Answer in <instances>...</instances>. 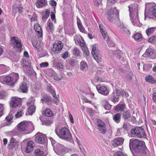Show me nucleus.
I'll list each match as a JSON object with an SVG mask.
<instances>
[{
    "instance_id": "c9c22d12",
    "label": "nucleus",
    "mask_w": 156,
    "mask_h": 156,
    "mask_svg": "<svg viewBox=\"0 0 156 156\" xmlns=\"http://www.w3.org/2000/svg\"><path fill=\"white\" fill-rule=\"evenodd\" d=\"M35 107L34 105H31L29 108L28 112L30 115H32L35 111Z\"/></svg>"
},
{
    "instance_id": "09e8293b",
    "label": "nucleus",
    "mask_w": 156,
    "mask_h": 156,
    "mask_svg": "<svg viewBox=\"0 0 156 156\" xmlns=\"http://www.w3.org/2000/svg\"><path fill=\"white\" fill-rule=\"evenodd\" d=\"M102 36L104 39L106 41L108 42V43L110 41L109 38L108 37L107 33L105 34H103Z\"/></svg>"
},
{
    "instance_id": "864d4df0",
    "label": "nucleus",
    "mask_w": 156,
    "mask_h": 156,
    "mask_svg": "<svg viewBox=\"0 0 156 156\" xmlns=\"http://www.w3.org/2000/svg\"><path fill=\"white\" fill-rule=\"evenodd\" d=\"M6 96V93L5 91L0 92V99H3Z\"/></svg>"
},
{
    "instance_id": "9b49d317",
    "label": "nucleus",
    "mask_w": 156,
    "mask_h": 156,
    "mask_svg": "<svg viewBox=\"0 0 156 156\" xmlns=\"http://www.w3.org/2000/svg\"><path fill=\"white\" fill-rule=\"evenodd\" d=\"M11 41L13 45L14 48H21L22 44L20 40L16 37H11Z\"/></svg>"
},
{
    "instance_id": "6e6552de",
    "label": "nucleus",
    "mask_w": 156,
    "mask_h": 156,
    "mask_svg": "<svg viewBox=\"0 0 156 156\" xmlns=\"http://www.w3.org/2000/svg\"><path fill=\"white\" fill-rule=\"evenodd\" d=\"M119 12L116 7L110 9L107 13L108 19L111 21L112 22L118 17Z\"/></svg>"
},
{
    "instance_id": "20e7f679",
    "label": "nucleus",
    "mask_w": 156,
    "mask_h": 156,
    "mask_svg": "<svg viewBox=\"0 0 156 156\" xmlns=\"http://www.w3.org/2000/svg\"><path fill=\"white\" fill-rule=\"evenodd\" d=\"M55 132L59 137L66 140L69 141L72 139V136L70 132L66 127L62 128L59 130L58 132L57 129H55Z\"/></svg>"
},
{
    "instance_id": "5701e85b",
    "label": "nucleus",
    "mask_w": 156,
    "mask_h": 156,
    "mask_svg": "<svg viewBox=\"0 0 156 156\" xmlns=\"http://www.w3.org/2000/svg\"><path fill=\"white\" fill-rule=\"evenodd\" d=\"M21 66L23 67H26L28 68H30L31 66V63L29 60L28 59H26L24 61H21Z\"/></svg>"
},
{
    "instance_id": "6e6d98bb",
    "label": "nucleus",
    "mask_w": 156,
    "mask_h": 156,
    "mask_svg": "<svg viewBox=\"0 0 156 156\" xmlns=\"http://www.w3.org/2000/svg\"><path fill=\"white\" fill-rule=\"evenodd\" d=\"M48 63L47 62H43L41 63L40 65L41 67H46L48 66Z\"/></svg>"
},
{
    "instance_id": "ea45409f",
    "label": "nucleus",
    "mask_w": 156,
    "mask_h": 156,
    "mask_svg": "<svg viewBox=\"0 0 156 156\" xmlns=\"http://www.w3.org/2000/svg\"><path fill=\"white\" fill-rule=\"evenodd\" d=\"M73 53L76 56H78L80 55L81 53L78 49L75 48L73 51Z\"/></svg>"
},
{
    "instance_id": "052dcab7",
    "label": "nucleus",
    "mask_w": 156,
    "mask_h": 156,
    "mask_svg": "<svg viewBox=\"0 0 156 156\" xmlns=\"http://www.w3.org/2000/svg\"><path fill=\"white\" fill-rule=\"evenodd\" d=\"M49 4L55 7L56 5V2L53 0H51L49 2Z\"/></svg>"
},
{
    "instance_id": "473e14b6",
    "label": "nucleus",
    "mask_w": 156,
    "mask_h": 156,
    "mask_svg": "<svg viewBox=\"0 0 156 156\" xmlns=\"http://www.w3.org/2000/svg\"><path fill=\"white\" fill-rule=\"evenodd\" d=\"M50 11L48 9H47L45 11V13L43 15L42 17V20L43 21H46L49 16Z\"/></svg>"
},
{
    "instance_id": "2f4dec72",
    "label": "nucleus",
    "mask_w": 156,
    "mask_h": 156,
    "mask_svg": "<svg viewBox=\"0 0 156 156\" xmlns=\"http://www.w3.org/2000/svg\"><path fill=\"white\" fill-rule=\"evenodd\" d=\"M156 28V27H152L148 28L146 30V33L147 35L148 36H149L151 34L154 32L155 29Z\"/></svg>"
},
{
    "instance_id": "c85d7f7f",
    "label": "nucleus",
    "mask_w": 156,
    "mask_h": 156,
    "mask_svg": "<svg viewBox=\"0 0 156 156\" xmlns=\"http://www.w3.org/2000/svg\"><path fill=\"white\" fill-rule=\"evenodd\" d=\"M146 80L151 83H156V81H155L154 78L151 75H149L145 77Z\"/></svg>"
},
{
    "instance_id": "37998d69",
    "label": "nucleus",
    "mask_w": 156,
    "mask_h": 156,
    "mask_svg": "<svg viewBox=\"0 0 156 156\" xmlns=\"http://www.w3.org/2000/svg\"><path fill=\"white\" fill-rule=\"evenodd\" d=\"M47 89L48 91L50 92L53 95L55 94L54 90L52 89V87L51 86H48L47 87Z\"/></svg>"
},
{
    "instance_id": "0eeeda50",
    "label": "nucleus",
    "mask_w": 156,
    "mask_h": 156,
    "mask_svg": "<svg viewBox=\"0 0 156 156\" xmlns=\"http://www.w3.org/2000/svg\"><path fill=\"white\" fill-rule=\"evenodd\" d=\"M74 40L76 43L77 41L78 44H80L83 51L84 54L87 56H88L89 55V52L87 48L85 45L84 41L82 40L81 37L80 35L77 36Z\"/></svg>"
},
{
    "instance_id": "2eb2a0df",
    "label": "nucleus",
    "mask_w": 156,
    "mask_h": 156,
    "mask_svg": "<svg viewBox=\"0 0 156 156\" xmlns=\"http://www.w3.org/2000/svg\"><path fill=\"white\" fill-rule=\"evenodd\" d=\"M0 82L2 83L4 82L6 83L11 82V85H13L15 83V81L13 80V78L10 76H0Z\"/></svg>"
},
{
    "instance_id": "e2e57ef3",
    "label": "nucleus",
    "mask_w": 156,
    "mask_h": 156,
    "mask_svg": "<svg viewBox=\"0 0 156 156\" xmlns=\"http://www.w3.org/2000/svg\"><path fill=\"white\" fill-rule=\"evenodd\" d=\"M4 107L2 104H0V116L2 114Z\"/></svg>"
},
{
    "instance_id": "13d9d810",
    "label": "nucleus",
    "mask_w": 156,
    "mask_h": 156,
    "mask_svg": "<svg viewBox=\"0 0 156 156\" xmlns=\"http://www.w3.org/2000/svg\"><path fill=\"white\" fill-rule=\"evenodd\" d=\"M51 143L52 144V145L53 146V148L54 150H55V145H57L58 144H59L58 143H56L55 140H54L53 139H52V140H51Z\"/></svg>"
},
{
    "instance_id": "a18cd8bd",
    "label": "nucleus",
    "mask_w": 156,
    "mask_h": 156,
    "mask_svg": "<svg viewBox=\"0 0 156 156\" xmlns=\"http://www.w3.org/2000/svg\"><path fill=\"white\" fill-rule=\"evenodd\" d=\"M22 110H20V111L17 112V113L15 114V117L18 118L21 117L23 114Z\"/></svg>"
},
{
    "instance_id": "5fc2aeb1",
    "label": "nucleus",
    "mask_w": 156,
    "mask_h": 156,
    "mask_svg": "<svg viewBox=\"0 0 156 156\" xmlns=\"http://www.w3.org/2000/svg\"><path fill=\"white\" fill-rule=\"evenodd\" d=\"M48 27L51 31H52L54 30V27L53 24L51 23H49L48 24Z\"/></svg>"
},
{
    "instance_id": "8fccbe9b",
    "label": "nucleus",
    "mask_w": 156,
    "mask_h": 156,
    "mask_svg": "<svg viewBox=\"0 0 156 156\" xmlns=\"http://www.w3.org/2000/svg\"><path fill=\"white\" fill-rule=\"evenodd\" d=\"M13 80L15 81V83L16 82L19 78V75L18 73H15L13 74Z\"/></svg>"
},
{
    "instance_id": "603ef678",
    "label": "nucleus",
    "mask_w": 156,
    "mask_h": 156,
    "mask_svg": "<svg viewBox=\"0 0 156 156\" xmlns=\"http://www.w3.org/2000/svg\"><path fill=\"white\" fill-rule=\"evenodd\" d=\"M15 9L16 10H18V12L19 13H22L23 11V8L22 6H17L15 8Z\"/></svg>"
},
{
    "instance_id": "f03ea898",
    "label": "nucleus",
    "mask_w": 156,
    "mask_h": 156,
    "mask_svg": "<svg viewBox=\"0 0 156 156\" xmlns=\"http://www.w3.org/2000/svg\"><path fill=\"white\" fill-rule=\"evenodd\" d=\"M132 146L135 152L146 154L148 150L144 142L135 139L132 142Z\"/></svg>"
},
{
    "instance_id": "680f3d73",
    "label": "nucleus",
    "mask_w": 156,
    "mask_h": 156,
    "mask_svg": "<svg viewBox=\"0 0 156 156\" xmlns=\"http://www.w3.org/2000/svg\"><path fill=\"white\" fill-rule=\"evenodd\" d=\"M35 42L34 43V44L33 43V45L35 47V48L37 49V51H40L39 49V48H40L41 46L40 44H38L37 43V44H35Z\"/></svg>"
},
{
    "instance_id": "b1692460",
    "label": "nucleus",
    "mask_w": 156,
    "mask_h": 156,
    "mask_svg": "<svg viewBox=\"0 0 156 156\" xmlns=\"http://www.w3.org/2000/svg\"><path fill=\"white\" fill-rule=\"evenodd\" d=\"M122 118L125 120H128L131 116L130 111L128 110L124 111L122 114Z\"/></svg>"
},
{
    "instance_id": "49530a36",
    "label": "nucleus",
    "mask_w": 156,
    "mask_h": 156,
    "mask_svg": "<svg viewBox=\"0 0 156 156\" xmlns=\"http://www.w3.org/2000/svg\"><path fill=\"white\" fill-rule=\"evenodd\" d=\"M99 28L101 31L102 33V35L103 34H105L107 33L105 30V28L102 25L100 24L99 25Z\"/></svg>"
},
{
    "instance_id": "ddd939ff",
    "label": "nucleus",
    "mask_w": 156,
    "mask_h": 156,
    "mask_svg": "<svg viewBox=\"0 0 156 156\" xmlns=\"http://www.w3.org/2000/svg\"><path fill=\"white\" fill-rule=\"evenodd\" d=\"M63 44L60 41L56 42L53 45L52 50L55 53H58L61 51L63 47Z\"/></svg>"
},
{
    "instance_id": "79ce46f5",
    "label": "nucleus",
    "mask_w": 156,
    "mask_h": 156,
    "mask_svg": "<svg viewBox=\"0 0 156 156\" xmlns=\"http://www.w3.org/2000/svg\"><path fill=\"white\" fill-rule=\"evenodd\" d=\"M54 65L59 69H63V66L61 63H55Z\"/></svg>"
},
{
    "instance_id": "de8ad7c7",
    "label": "nucleus",
    "mask_w": 156,
    "mask_h": 156,
    "mask_svg": "<svg viewBox=\"0 0 156 156\" xmlns=\"http://www.w3.org/2000/svg\"><path fill=\"white\" fill-rule=\"evenodd\" d=\"M99 28L101 31L102 33V35L103 34H105L107 33L105 30V28L102 25L100 24L99 25Z\"/></svg>"
},
{
    "instance_id": "393cba45",
    "label": "nucleus",
    "mask_w": 156,
    "mask_h": 156,
    "mask_svg": "<svg viewBox=\"0 0 156 156\" xmlns=\"http://www.w3.org/2000/svg\"><path fill=\"white\" fill-rule=\"evenodd\" d=\"M126 108V105L124 104H119L117 105L115 108V111H121L123 112Z\"/></svg>"
},
{
    "instance_id": "6ab92c4d",
    "label": "nucleus",
    "mask_w": 156,
    "mask_h": 156,
    "mask_svg": "<svg viewBox=\"0 0 156 156\" xmlns=\"http://www.w3.org/2000/svg\"><path fill=\"white\" fill-rule=\"evenodd\" d=\"M124 139L121 137H119L113 140L112 145L114 147H117L119 145H121L123 143Z\"/></svg>"
},
{
    "instance_id": "bb28decb",
    "label": "nucleus",
    "mask_w": 156,
    "mask_h": 156,
    "mask_svg": "<svg viewBox=\"0 0 156 156\" xmlns=\"http://www.w3.org/2000/svg\"><path fill=\"white\" fill-rule=\"evenodd\" d=\"M35 156H46L47 154L44 153L43 151L37 149L35 150Z\"/></svg>"
},
{
    "instance_id": "4c0bfd02",
    "label": "nucleus",
    "mask_w": 156,
    "mask_h": 156,
    "mask_svg": "<svg viewBox=\"0 0 156 156\" xmlns=\"http://www.w3.org/2000/svg\"><path fill=\"white\" fill-rule=\"evenodd\" d=\"M148 42L151 43H155L156 41V35L152 36L147 40Z\"/></svg>"
},
{
    "instance_id": "338daca9",
    "label": "nucleus",
    "mask_w": 156,
    "mask_h": 156,
    "mask_svg": "<svg viewBox=\"0 0 156 156\" xmlns=\"http://www.w3.org/2000/svg\"><path fill=\"white\" fill-rule=\"evenodd\" d=\"M69 117L70 118V119L71 122L73 123H74V121H73V116H72V115L69 112Z\"/></svg>"
},
{
    "instance_id": "f257e3e1",
    "label": "nucleus",
    "mask_w": 156,
    "mask_h": 156,
    "mask_svg": "<svg viewBox=\"0 0 156 156\" xmlns=\"http://www.w3.org/2000/svg\"><path fill=\"white\" fill-rule=\"evenodd\" d=\"M130 17L131 22L134 25L140 27L142 24L139 21L138 14V6L133 3L129 6Z\"/></svg>"
},
{
    "instance_id": "f3484780",
    "label": "nucleus",
    "mask_w": 156,
    "mask_h": 156,
    "mask_svg": "<svg viewBox=\"0 0 156 156\" xmlns=\"http://www.w3.org/2000/svg\"><path fill=\"white\" fill-rule=\"evenodd\" d=\"M21 102V100L20 98L14 97L12 98L10 105L12 107L15 108L18 106Z\"/></svg>"
},
{
    "instance_id": "1a4fd4ad",
    "label": "nucleus",
    "mask_w": 156,
    "mask_h": 156,
    "mask_svg": "<svg viewBox=\"0 0 156 156\" xmlns=\"http://www.w3.org/2000/svg\"><path fill=\"white\" fill-rule=\"evenodd\" d=\"M55 152L58 155H63L68 152V149L61 144H58L55 146Z\"/></svg>"
},
{
    "instance_id": "4468645a",
    "label": "nucleus",
    "mask_w": 156,
    "mask_h": 156,
    "mask_svg": "<svg viewBox=\"0 0 156 156\" xmlns=\"http://www.w3.org/2000/svg\"><path fill=\"white\" fill-rule=\"evenodd\" d=\"M96 88L98 92L103 95H106L108 94V90L104 86H101V85L98 84Z\"/></svg>"
},
{
    "instance_id": "3c124183",
    "label": "nucleus",
    "mask_w": 156,
    "mask_h": 156,
    "mask_svg": "<svg viewBox=\"0 0 156 156\" xmlns=\"http://www.w3.org/2000/svg\"><path fill=\"white\" fill-rule=\"evenodd\" d=\"M133 76L132 72H130L128 75L126 76V79L128 81H130L132 79V77Z\"/></svg>"
},
{
    "instance_id": "4d7b16f0",
    "label": "nucleus",
    "mask_w": 156,
    "mask_h": 156,
    "mask_svg": "<svg viewBox=\"0 0 156 156\" xmlns=\"http://www.w3.org/2000/svg\"><path fill=\"white\" fill-rule=\"evenodd\" d=\"M16 144V143H9V147L10 149H12L15 147Z\"/></svg>"
},
{
    "instance_id": "f8f14e48",
    "label": "nucleus",
    "mask_w": 156,
    "mask_h": 156,
    "mask_svg": "<svg viewBox=\"0 0 156 156\" xmlns=\"http://www.w3.org/2000/svg\"><path fill=\"white\" fill-rule=\"evenodd\" d=\"M35 136V141L36 142L41 144L45 143V136L42 133H37Z\"/></svg>"
},
{
    "instance_id": "69168bd1",
    "label": "nucleus",
    "mask_w": 156,
    "mask_h": 156,
    "mask_svg": "<svg viewBox=\"0 0 156 156\" xmlns=\"http://www.w3.org/2000/svg\"><path fill=\"white\" fill-rule=\"evenodd\" d=\"M68 55V53L67 51H66L65 52V53L62 55V57L63 58L66 59V58Z\"/></svg>"
},
{
    "instance_id": "a19ab883",
    "label": "nucleus",
    "mask_w": 156,
    "mask_h": 156,
    "mask_svg": "<svg viewBox=\"0 0 156 156\" xmlns=\"http://www.w3.org/2000/svg\"><path fill=\"white\" fill-rule=\"evenodd\" d=\"M77 25L80 31L82 32L85 33L86 31L82 24L80 23L77 22Z\"/></svg>"
},
{
    "instance_id": "cd10ccee",
    "label": "nucleus",
    "mask_w": 156,
    "mask_h": 156,
    "mask_svg": "<svg viewBox=\"0 0 156 156\" xmlns=\"http://www.w3.org/2000/svg\"><path fill=\"white\" fill-rule=\"evenodd\" d=\"M113 119L115 122L117 123H119L121 121V115L119 113L115 114L113 117Z\"/></svg>"
},
{
    "instance_id": "39448f33",
    "label": "nucleus",
    "mask_w": 156,
    "mask_h": 156,
    "mask_svg": "<svg viewBox=\"0 0 156 156\" xmlns=\"http://www.w3.org/2000/svg\"><path fill=\"white\" fill-rule=\"evenodd\" d=\"M123 96L128 97V93L123 91H120L118 89H116L114 90L112 93L108 97L109 99L114 102H118L119 100V97L120 96Z\"/></svg>"
},
{
    "instance_id": "dca6fc26",
    "label": "nucleus",
    "mask_w": 156,
    "mask_h": 156,
    "mask_svg": "<svg viewBox=\"0 0 156 156\" xmlns=\"http://www.w3.org/2000/svg\"><path fill=\"white\" fill-rule=\"evenodd\" d=\"M97 126L98 129L101 131L102 133L105 134V133L106 128L105 123L100 119H98Z\"/></svg>"
},
{
    "instance_id": "bf43d9fd",
    "label": "nucleus",
    "mask_w": 156,
    "mask_h": 156,
    "mask_svg": "<svg viewBox=\"0 0 156 156\" xmlns=\"http://www.w3.org/2000/svg\"><path fill=\"white\" fill-rule=\"evenodd\" d=\"M34 29L36 32L41 30V27L38 25H35L34 27Z\"/></svg>"
},
{
    "instance_id": "7c9ffc66",
    "label": "nucleus",
    "mask_w": 156,
    "mask_h": 156,
    "mask_svg": "<svg viewBox=\"0 0 156 156\" xmlns=\"http://www.w3.org/2000/svg\"><path fill=\"white\" fill-rule=\"evenodd\" d=\"M14 112L13 111H11L8 115L6 117L5 119L6 121L8 122H10L12 119L13 115Z\"/></svg>"
},
{
    "instance_id": "774afa93",
    "label": "nucleus",
    "mask_w": 156,
    "mask_h": 156,
    "mask_svg": "<svg viewBox=\"0 0 156 156\" xmlns=\"http://www.w3.org/2000/svg\"><path fill=\"white\" fill-rule=\"evenodd\" d=\"M37 34L39 37H41L42 35V31L41 30L37 31Z\"/></svg>"
},
{
    "instance_id": "f704fd0d",
    "label": "nucleus",
    "mask_w": 156,
    "mask_h": 156,
    "mask_svg": "<svg viewBox=\"0 0 156 156\" xmlns=\"http://www.w3.org/2000/svg\"><path fill=\"white\" fill-rule=\"evenodd\" d=\"M134 37L136 41H139L142 40V36L141 34L137 33L134 35Z\"/></svg>"
},
{
    "instance_id": "a211bd4d",
    "label": "nucleus",
    "mask_w": 156,
    "mask_h": 156,
    "mask_svg": "<svg viewBox=\"0 0 156 156\" xmlns=\"http://www.w3.org/2000/svg\"><path fill=\"white\" fill-rule=\"evenodd\" d=\"M35 144L33 141H28L27 142V147L25 151L27 153L31 152L34 149Z\"/></svg>"
},
{
    "instance_id": "423d86ee",
    "label": "nucleus",
    "mask_w": 156,
    "mask_h": 156,
    "mask_svg": "<svg viewBox=\"0 0 156 156\" xmlns=\"http://www.w3.org/2000/svg\"><path fill=\"white\" fill-rule=\"evenodd\" d=\"M131 133L132 135L140 138H145L147 136L144 129L141 126L132 128L131 129Z\"/></svg>"
},
{
    "instance_id": "c03bdc74",
    "label": "nucleus",
    "mask_w": 156,
    "mask_h": 156,
    "mask_svg": "<svg viewBox=\"0 0 156 156\" xmlns=\"http://www.w3.org/2000/svg\"><path fill=\"white\" fill-rule=\"evenodd\" d=\"M151 14L156 18V5L154 6L151 8Z\"/></svg>"
},
{
    "instance_id": "4be33fe9",
    "label": "nucleus",
    "mask_w": 156,
    "mask_h": 156,
    "mask_svg": "<svg viewBox=\"0 0 156 156\" xmlns=\"http://www.w3.org/2000/svg\"><path fill=\"white\" fill-rule=\"evenodd\" d=\"M47 3L46 0H37L36 4L37 7L40 8L45 5Z\"/></svg>"
},
{
    "instance_id": "72a5a7b5",
    "label": "nucleus",
    "mask_w": 156,
    "mask_h": 156,
    "mask_svg": "<svg viewBox=\"0 0 156 156\" xmlns=\"http://www.w3.org/2000/svg\"><path fill=\"white\" fill-rule=\"evenodd\" d=\"M43 102L47 103L51 101V97L44 96L41 99Z\"/></svg>"
},
{
    "instance_id": "58836bf2",
    "label": "nucleus",
    "mask_w": 156,
    "mask_h": 156,
    "mask_svg": "<svg viewBox=\"0 0 156 156\" xmlns=\"http://www.w3.org/2000/svg\"><path fill=\"white\" fill-rule=\"evenodd\" d=\"M45 115L48 117H50L53 115L52 112L49 109H46L44 112Z\"/></svg>"
},
{
    "instance_id": "e433bc0d",
    "label": "nucleus",
    "mask_w": 156,
    "mask_h": 156,
    "mask_svg": "<svg viewBox=\"0 0 156 156\" xmlns=\"http://www.w3.org/2000/svg\"><path fill=\"white\" fill-rule=\"evenodd\" d=\"M103 104H104V105H103L105 109L109 110L111 109L112 105H110V104L108 103L106 101H103Z\"/></svg>"
},
{
    "instance_id": "412c9836",
    "label": "nucleus",
    "mask_w": 156,
    "mask_h": 156,
    "mask_svg": "<svg viewBox=\"0 0 156 156\" xmlns=\"http://www.w3.org/2000/svg\"><path fill=\"white\" fill-rule=\"evenodd\" d=\"M120 30L121 32L128 37L130 36V33L129 31L127 29L126 27L123 24L120 25Z\"/></svg>"
},
{
    "instance_id": "7ed1b4c3",
    "label": "nucleus",
    "mask_w": 156,
    "mask_h": 156,
    "mask_svg": "<svg viewBox=\"0 0 156 156\" xmlns=\"http://www.w3.org/2000/svg\"><path fill=\"white\" fill-rule=\"evenodd\" d=\"M18 130L21 132H23L25 134L29 133L34 129V126L31 122L22 121L17 125Z\"/></svg>"
},
{
    "instance_id": "c756f323",
    "label": "nucleus",
    "mask_w": 156,
    "mask_h": 156,
    "mask_svg": "<svg viewBox=\"0 0 156 156\" xmlns=\"http://www.w3.org/2000/svg\"><path fill=\"white\" fill-rule=\"evenodd\" d=\"M20 89L23 93L26 92L27 90V84L25 83H22L20 86Z\"/></svg>"
},
{
    "instance_id": "9d476101",
    "label": "nucleus",
    "mask_w": 156,
    "mask_h": 156,
    "mask_svg": "<svg viewBox=\"0 0 156 156\" xmlns=\"http://www.w3.org/2000/svg\"><path fill=\"white\" fill-rule=\"evenodd\" d=\"M100 51L96 48L95 45H93L92 46L91 53L94 59L98 62L100 61L101 56L100 54Z\"/></svg>"
},
{
    "instance_id": "0e129e2a",
    "label": "nucleus",
    "mask_w": 156,
    "mask_h": 156,
    "mask_svg": "<svg viewBox=\"0 0 156 156\" xmlns=\"http://www.w3.org/2000/svg\"><path fill=\"white\" fill-rule=\"evenodd\" d=\"M115 156H126L124 155L121 151H118L115 154Z\"/></svg>"
},
{
    "instance_id": "aec40b11",
    "label": "nucleus",
    "mask_w": 156,
    "mask_h": 156,
    "mask_svg": "<svg viewBox=\"0 0 156 156\" xmlns=\"http://www.w3.org/2000/svg\"><path fill=\"white\" fill-rule=\"evenodd\" d=\"M155 50L149 47L146 49L145 53L143 55V56L145 57H150L153 55H155Z\"/></svg>"
},
{
    "instance_id": "a878e982",
    "label": "nucleus",
    "mask_w": 156,
    "mask_h": 156,
    "mask_svg": "<svg viewBox=\"0 0 156 156\" xmlns=\"http://www.w3.org/2000/svg\"><path fill=\"white\" fill-rule=\"evenodd\" d=\"M88 69L87 63L84 61H82L80 63V69L83 71H86Z\"/></svg>"
}]
</instances>
